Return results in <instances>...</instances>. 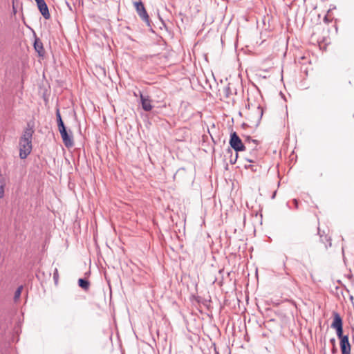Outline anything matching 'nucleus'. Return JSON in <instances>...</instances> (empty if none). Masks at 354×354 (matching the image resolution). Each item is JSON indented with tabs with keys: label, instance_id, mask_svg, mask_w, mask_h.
Returning <instances> with one entry per match:
<instances>
[{
	"label": "nucleus",
	"instance_id": "obj_1",
	"mask_svg": "<svg viewBox=\"0 0 354 354\" xmlns=\"http://www.w3.org/2000/svg\"><path fill=\"white\" fill-rule=\"evenodd\" d=\"M33 133V127H30V124H28L27 127L19 140V156L21 159L26 158L32 151V138Z\"/></svg>",
	"mask_w": 354,
	"mask_h": 354
},
{
	"label": "nucleus",
	"instance_id": "obj_2",
	"mask_svg": "<svg viewBox=\"0 0 354 354\" xmlns=\"http://www.w3.org/2000/svg\"><path fill=\"white\" fill-rule=\"evenodd\" d=\"M229 143L230 147L236 151L234 160H230L231 164H234L238 158V152L245 151V146L236 132H233L230 134Z\"/></svg>",
	"mask_w": 354,
	"mask_h": 354
},
{
	"label": "nucleus",
	"instance_id": "obj_3",
	"mask_svg": "<svg viewBox=\"0 0 354 354\" xmlns=\"http://www.w3.org/2000/svg\"><path fill=\"white\" fill-rule=\"evenodd\" d=\"M343 323L342 319L339 313H334L333 322L331 324V328L336 330L337 336L339 339H342L344 337H348V335H343Z\"/></svg>",
	"mask_w": 354,
	"mask_h": 354
},
{
	"label": "nucleus",
	"instance_id": "obj_4",
	"mask_svg": "<svg viewBox=\"0 0 354 354\" xmlns=\"http://www.w3.org/2000/svg\"><path fill=\"white\" fill-rule=\"evenodd\" d=\"M133 5L139 17L147 24V26H150L149 17L143 3L139 1H134Z\"/></svg>",
	"mask_w": 354,
	"mask_h": 354
},
{
	"label": "nucleus",
	"instance_id": "obj_5",
	"mask_svg": "<svg viewBox=\"0 0 354 354\" xmlns=\"http://www.w3.org/2000/svg\"><path fill=\"white\" fill-rule=\"evenodd\" d=\"M62 138L63 142L66 147H71L74 145V142L71 136H70L67 131L66 128L64 129H61L59 131Z\"/></svg>",
	"mask_w": 354,
	"mask_h": 354
},
{
	"label": "nucleus",
	"instance_id": "obj_6",
	"mask_svg": "<svg viewBox=\"0 0 354 354\" xmlns=\"http://www.w3.org/2000/svg\"><path fill=\"white\" fill-rule=\"evenodd\" d=\"M37 7L42 16L46 19H48L50 17V15L48 11V6L44 0H41L37 2Z\"/></svg>",
	"mask_w": 354,
	"mask_h": 354
},
{
	"label": "nucleus",
	"instance_id": "obj_7",
	"mask_svg": "<svg viewBox=\"0 0 354 354\" xmlns=\"http://www.w3.org/2000/svg\"><path fill=\"white\" fill-rule=\"evenodd\" d=\"M340 349L342 354H351V344L348 337H344L342 339H340Z\"/></svg>",
	"mask_w": 354,
	"mask_h": 354
},
{
	"label": "nucleus",
	"instance_id": "obj_8",
	"mask_svg": "<svg viewBox=\"0 0 354 354\" xmlns=\"http://www.w3.org/2000/svg\"><path fill=\"white\" fill-rule=\"evenodd\" d=\"M263 113V111L261 106H258L255 109V113L254 114L250 113V117L252 120H253V122L258 124L260 122V120L262 118Z\"/></svg>",
	"mask_w": 354,
	"mask_h": 354
},
{
	"label": "nucleus",
	"instance_id": "obj_9",
	"mask_svg": "<svg viewBox=\"0 0 354 354\" xmlns=\"http://www.w3.org/2000/svg\"><path fill=\"white\" fill-rule=\"evenodd\" d=\"M34 48L35 51L38 53L39 57H43L45 54V50L44 48V46L41 40L35 36V41H34Z\"/></svg>",
	"mask_w": 354,
	"mask_h": 354
},
{
	"label": "nucleus",
	"instance_id": "obj_10",
	"mask_svg": "<svg viewBox=\"0 0 354 354\" xmlns=\"http://www.w3.org/2000/svg\"><path fill=\"white\" fill-rule=\"evenodd\" d=\"M140 100L142 109L146 111H149L152 109L153 106L151 104V100L148 96H144L140 93Z\"/></svg>",
	"mask_w": 354,
	"mask_h": 354
},
{
	"label": "nucleus",
	"instance_id": "obj_11",
	"mask_svg": "<svg viewBox=\"0 0 354 354\" xmlns=\"http://www.w3.org/2000/svg\"><path fill=\"white\" fill-rule=\"evenodd\" d=\"M320 241L322 243L324 244V248L325 250H327L328 247L331 246V239L330 237H328L327 236H322L320 235Z\"/></svg>",
	"mask_w": 354,
	"mask_h": 354
},
{
	"label": "nucleus",
	"instance_id": "obj_12",
	"mask_svg": "<svg viewBox=\"0 0 354 354\" xmlns=\"http://www.w3.org/2000/svg\"><path fill=\"white\" fill-rule=\"evenodd\" d=\"M78 285L84 290H87L89 288L90 283L88 280L84 279H79Z\"/></svg>",
	"mask_w": 354,
	"mask_h": 354
},
{
	"label": "nucleus",
	"instance_id": "obj_13",
	"mask_svg": "<svg viewBox=\"0 0 354 354\" xmlns=\"http://www.w3.org/2000/svg\"><path fill=\"white\" fill-rule=\"evenodd\" d=\"M22 290H23L22 286H19L17 288V289L16 290V291L15 292V295H14V301H17L19 300V299L20 298Z\"/></svg>",
	"mask_w": 354,
	"mask_h": 354
},
{
	"label": "nucleus",
	"instance_id": "obj_14",
	"mask_svg": "<svg viewBox=\"0 0 354 354\" xmlns=\"http://www.w3.org/2000/svg\"><path fill=\"white\" fill-rule=\"evenodd\" d=\"M53 280H54L55 284L57 285L58 284V281H59V273H58L57 268H55V270H54V272H53Z\"/></svg>",
	"mask_w": 354,
	"mask_h": 354
},
{
	"label": "nucleus",
	"instance_id": "obj_15",
	"mask_svg": "<svg viewBox=\"0 0 354 354\" xmlns=\"http://www.w3.org/2000/svg\"><path fill=\"white\" fill-rule=\"evenodd\" d=\"M223 92H224V93L225 95V97H228L231 95V93H232L230 87L229 86H227L224 87L223 88Z\"/></svg>",
	"mask_w": 354,
	"mask_h": 354
},
{
	"label": "nucleus",
	"instance_id": "obj_16",
	"mask_svg": "<svg viewBox=\"0 0 354 354\" xmlns=\"http://www.w3.org/2000/svg\"><path fill=\"white\" fill-rule=\"evenodd\" d=\"M245 142H248L249 144L250 142H252L255 145V147L257 145V142H258L257 140H254V139L251 138L250 136H248L245 138Z\"/></svg>",
	"mask_w": 354,
	"mask_h": 354
},
{
	"label": "nucleus",
	"instance_id": "obj_17",
	"mask_svg": "<svg viewBox=\"0 0 354 354\" xmlns=\"http://www.w3.org/2000/svg\"><path fill=\"white\" fill-rule=\"evenodd\" d=\"M57 126H58L59 131H60L61 129H66V127H65V125L64 124L63 120L57 122Z\"/></svg>",
	"mask_w": 354,
	"mask_h": 354
},
{
	"label": "nucleus",
	"instance_id": "obj_18",
	"mask_svg": "<svg viewBox=\"0 0 354 354\" xmlns=\"http://www.w3.org/2000/svg\"><path fill=\"white\" fill-rule=\"evenodd\" d=\"M57 122L62 121L59 110L57 109L56 111Z\"/></svg>",
	"mask_w": 354,
	"mask_h": 354
},
{
	"label": "nucleus",
	"instance_id": "obj_19",
	"mask_svg": "<svg viewBox=\"0 0 354 354\" xmlns=\"http://www.w3.org/2000/svg\"><path fill=\"white\" fill-rule=\"evenodd\" d=\"M330 342H331V344H333V346H335V338H332V339H330Z\"/></svg>",
	"mask_w": 354,
	"mask_h": 354
},
{
	"label": "nucleus",
	"instance_id": "obj_20",
	"mask_svg": "<svg viewBox=\"0 0 354 354\" xmlns=\"http://www.w3.org/2000/svg\"><path fill=\"white\" fill-rule=\"evenodd\" d=\"M332 353H333V354H335V353H337V348H336V347H335V346H333V349H332Z\"/></svg>",
	"mask_w": 354,
	"mask_h": 354
},
{
	"label": "nucleus",
	"instance_id": "obj_21",
	"mask_svg": "<svg viewBox=\"0 0 354 354\" xmlns=\"http://www.w3.org/2000/svg\"><path fill=\"white\" fill-rule=\"evenodd\" d=\"M246 160L249 162H254L255 160L254 159H250V158H246Z\"/></svg>",
	"mask_w": 354,
	"mask_h": 354
},
{
	"label": "nucleus",
	"instance_id": "obj_22",
	"mask_svg": "<svg viewBox=\"0 0 354 354\" xmlns=\"http://www.w3.org/2000/svg\"><path fill=\"white\" fill-rule=\"evenodd\" d=\"M294 202H295V205H296V207H297V200H294Z\"/></svg>",
	"mask_w": 354,
	"mask_h": 354
},
{
	"label": "nucleus",
	"instance_id": "obj_23",
	"mask_svg": "<svg viewBox=\"0 0 354 354\" xmlns=\"http://www.w3.org/2000/svg\"><path fill=\"white\" fill-rule=\"evenodd\" d=\"M252 165H249V166L245 165V168H250V167L252 168Z\"/></svg>",
	"mask_w": 354,
	"mask_h": 354
},
{
	"label": "nucleus",
	"instance_id": "obj_24",
	"mask_svg": "<svg viewBox=\"0 0 354 354\" xmlns=\"http://www.w3.org/2000/svg\"><path fill=\"white\" fill-rule=\"evenodd\" d=\"M275 194H276V192L273 194L272 197V198H274Z\"/></svg>",
	"mask_w": 354,
	"mask_h": 354
}]
</instances>
